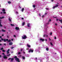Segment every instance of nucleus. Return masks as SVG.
<instances>
[{
	"label": "nucleus",
	"mask_w": 62,
	"mask_h": 62,
	"mask_svg": "<svg viewBox=\"0 0 62 62\" xmlns=\"http://www.w3.org/2000/svg\"><path fill=\"white\" fill-rule=\"evenodd\" d=\"M1 39L2 40H4V42H6V41H8V42H11V40L10 39H9L8 40V39H4L3 38H1Z\"/></svg>",
	"instance_id": "nucleus-1"
},
{
	"label": "nucleus",
	"mask_w": 62,
	"mask_h": 62,
	"mask_svg": "<svg viewBox=\"0 0 62 62\" xmlns=\"http://www.w3.org/2000/svg\"><path fill=\"white\" fill-rule=\"evenodd\" d=\"M14 58H15V60L16 61H17V62H20V61H19V59L17 57V56H15L14 57Z\"/></svg>",
	"instance_id": "nucleus-2"
},
{
	"label": "nucleus",
	"mask_w": 62,
	"mask_h": 62,
	"mask_svg": "<svg viewBox=\"0 0 62 62\" xmlns=\"http://www.w3.org/2000/svg\"><path fill=\"white\" fill-rule=\"evenodd\" d=\"M23 36H22V38L23 39H26L27 38V37L26 35H24Z\"/></svg>",
	"instance_id": "nucleus-3"
},
{
	"label": "nucleus",
	"mask_w": 62,
	"mask_h": 62,
	"mask_svg": "<svg viewBox=\"0 0 62 62\" xmlns=\"http://www.w3.org/2000/svg\"><path fill=\"white\" fill-rule=\"evenodd\" d=\"M33 50H32V49H30L29 52V53H30V52H31V53H33Z\"/></svg>",
	"instance_id": "nucleus-4"
},
{
	"label": "nucleus",
	"mask_w": 62,
	"mask_h": 62,
	"mask_svg": "<svg viewBox=\"0 0 62 62\" xmlns=\"http://www.w3.org/2000/svg\"><path fill=\"white\" fill-rule=\"evenodd\" d=\"M15 29L16 30H20V28L19 27H16Z\"/></svg>",
	"instance_id": "nucleus-5"
},
{
	"label": "nucleus",
	"mask_w": 62,
	"mask_h": 62,
	"mask_svg": "<svg viewBox=\"0 0 62 62\" xmlns=\"http://www.w3.org/2000/svg\"><path fill=\"white\" fill-rule=\"evenodd\" d=\"M10 51V50L9 49H8V50L7 51V54H8L9 53V52L8 51Z\"/></svg>",
	"instance_id": "nucleus-6"
},
{
	"label": "nucleus",
	"mask_w": 62,
	"mask_h": 62,
	"mask_svg": "<svg viewBox=\"0 0 62 62\" xmlns=\"http://www.w3.org/2000/svg\"><path fill=\"white\" fill-rule=\"evenodd\" d=\"M1 19H0V26L1 27V26H3V25H1Z\"/></svg>",
	"instance_id": "nucleus-7"
},
{
	"label": "nucleus",
	"mask_w": 62,
	"mask_h": 62,
	"mask_svg": "<svg viewBox=\"0 0 62 62\" xmlns=\"http://www.w3.org/2000/svg\"><path fill=\"white\" fill-rule=\"evenodd\" d=\"M3 58L4 59H7V58H8V57L6 56H3Z\"/></svg>",
	"instance_id": "nucleus-8"
},
{
	"label": "nucleus",
	"mask_w": 62,
	"mask_h": 62,
	"mask_svg": "<svg viewBox=\"0 0 62 62\" xmlns=\"http://www.w3.org/2000/svg\"><path fill=\"white\" fill-rule=\"evenodd\" d=\"M13 44V43L12 42H10L9 44V45H12Z\"/></svg>",
	"instance_id": "nucleus-9"
},
{
	"label": "nucleus",
	"mask_w": 62,
	"mask_h": 62,
	"mask_svg": "<svg viewBox=\"0 0 62 62\" xmlns=\"http://www.w3.org/2000/svg\"><path fill=\"white\" fill-rule=\"evenodd\" d=\"M40 40H41L42 41H44V39H42L41 38H40Z\"/></svg>",
	"instance_id": "nucleus-10"
},
{
	"label": "nucleus",
	"mask_w": 62,
	"mask_h": 62,
	"mask_svg": "<svg viewBox=\"0 0 62 62\" xmlns=\"http://www.w3.org/2000/svg\"><path fill=\"white\" fill-rule=\"evenodd\" d=\"M31 24L29 23L27 24V26L28 27H30V25Z\"/></svg>",
	"instance_id": "nucleus-11"
},
{
	"label": "nucleus",
	"mask_w": 62,
	"mask_h": 62,
	"mask_svg": "<svg viewBox=\"0 0 62 62\" xmlns=\"http://www.w3.org/2000/svg\"><path fill=\"white\" fill-rule=\"evenodd\" d=\"M27 46L28 47H29V48H30L31 47V46L30 45H29L28 44H27Z\"/></svg>",
	"instance_id": "nucleus-12"
},
{
	"label": "nucleus",
	"mask_w": 62,
	"mask_h": 62,
	"mask_svg": "<svg viewBox=\"0 0 62 62\" xmlns=\"http://www.w3.org/2000/svg\"><path fill=\"white\" fill-rule=\"evenodd\" d=\"M13 60H14V58H11V60L12 62L13 61Z\"/></svg>",
	"instance_id": "nucleus-13"
},
{
	"label": "nucleus",
	"mask_w": 62,
	"mask_h": 62,
	"mask_svg": "<svg viewBox=\"0 0 62 62\" xmlns=\"http://www.w3.org/2000/svg\"><path fill=\"white\" fill-rule=\"evenodd\" d=\"M46 50L47 51H49V48L48 47H46Z\"/></svg>",
	"instance_id": "nucleus-14"
},
{
	"label": "nucleus",
	"mask_w": 62,
	"mask_h": 62,
	"mask_svg": "<svg viewBox=\"0 0 62 62\" xmlns=\"http://www.w3.org/2000/svg\"><path fill=\"white\" fill-rule=\"evenodd\" d=\"M25 24V22H23L22 23V26H23V25H24V24Z\"/></svg>",
	"instance_id": "nucleus-15"
},
{
	"label": "nucleus",
	"mask_w": 62,
	"mask_h": 62,
	"mask_svg": "<svg viewBox=\"0 0 62 62\" xmlns=\"http://www.w3.org/2000/svg\"><path fill=\"white\" fill-rule=\"evenodd\" d=\"M2 32H6V30L2 29Z\"/></svg>",
	"instance_id": "nucleus-16"
},
{
	"label": "nucleus",
	"mask_w": 62,
	"mask_h": 62,
	"mask_svg": "<svg viewBox=\"0 0 62 62\" xmlns=\"http://www.w3.org/2000/svg\"><path fill=\"white\" fill-rule=\"evenodd\" d=\"M22 58L23 59H24H24H25V57L23 56H22Z\"/></svg>",
	"instance_id": "nucleus-17"
},
{
	"label": "nucleus",
	"mask_w": 62,
	"mask_h": 62,
	"mask_svg": "<svg viewBox=\"0 0 62 62\" xmlns=\"http://www.w3.org/2000/svg\"><path fill=\"white\" fill-rule=\"evenodd\" d=\"M5 10H5V9L4 8L2 10V11H3V12H4L5 11Z\"/></svg>",
	"instance_id": "nucleus-18"
},
{
	"label": "nucleus",
	"mask_w": 62,
	"mask_h": 62,
	"mask_svg": "<svg viewBox=\"0 0 62 62\" xmlns=\"http://www.w3.org/2000/svg\"><path fill=\"white\" fill-rule=\"evenodd\" d=\"M4 18L5 17H4V16H2V17H0V19H3V18Z\"/></svg>",
	"instance_id": "nucleus-19"
},
{
	"label": "nucleus",
	"mask_w": 62,
	"mask_h": 62,
	"mask_svg": "<svg viewBox=\"0 0 62 62\" xmlns=\"http://www.w3.org/2000/svg\"><path fill=\"white\" fill-rule=\"evenodd\" d=\"M24 8H23L21 10L22 11V12H23V10H24Z\"/></svg>",
	"instance_id": "nucleus-20"
},
{
	"label": "nucleus",
	"mask_w": 62,
	"mask_h": 62,
	"mask_svg": "<svg viewBox=\"0 0 62 62\" xmlns=\"http://www.w3.org/2000/svg\"><path fill=\"white\" fill-rule=\"evenodd\" d=\"M59 21H60L61 22V23H62V19L61 20H59Z\"/></svg>",
	"instance_id": "nucleus-21"
},
{
	"label": "nucleus",
	"mask_w": 62,
	"mask_h": 62,
	"mask_svg": "<svg viewBox=\"0 0 62 62\" xmlns=\"http://www.w3.org/2000/svg\"><path fill=\"white\" fill-rule=\"evenodd\" d=\"M4 50V48H3V47H2L0 49V50Z\"/></svg>",
	"instance_id": "nucleus-22"
},
{
	"label": "nucleus",
	"mask_w": 62,
	"mask_h": 62,
	"mask_svg": "<svg viewBox=\"0 0 62 62\" xmlns=\"http://www.w3.org/2000/svg\"><path fill=\"white\" fill-rule=\"evenodd\" d=\"M36 7V6L35 5H33V8H35Z\"/></svg>",
	"instance_id": "nucleus-23"
},
{
	"label": "nucleus",
	"mask_w": 62,
	"mask_h": 62,
	"mask_svg": "<svg viewBox=\"0 0 62 62\" xmlns=\"http://www.w3.org/2000/svg\"><path fill=\"white\" fill-rule=\"evenodd\" d=\"M11 26H14V24H11Z\"/></svg>",
	"instance_id": "nucleus-24"
},
{
	"label": "nucleus",
	"mask_w": 62,
	"mask_h": 62,
	"mask_svg": "<svg viewBox=\"0 0 62 62\" xmlns=\"http://www.w3.org/2000/svg\"><path fill=\"white\" fill-rule=\"evenodd\" d=\"M56 7H55V6H54V7H53V9H54V8H55Z\"/></svg>",
	"instance_id": "nucleus-25"
},
{
	"label": "nucleus",
	"mask_w": 62,
	"mask_h": 62,
	"mask_svg": "<svg viewBox=\"0 0 62 62\" xmlns=\"http://www.w3.org/2000/svg\"><path fill=\"white\" fill-rule=\"evenodd\" d=\"M8 4H10V3H11V2L10 1H8Z\"/></svg>",
	"instance_id": "nucleus-26"
},
{
	"label": "nucleus",
	"mask_w": 62,
	"mask_h": 62,
	"mask_svg": "<svg viewBox=\"0 0 62 62\" xmlns=\"http://www.w3.org/2000/svg\"><path fill=\"white\" fill-rule=\"evenodd\" d=\"M18 54H21V52H19L18 53Z\"/></svg>",
	"instance_id": "nucleus-27"
},
{
	"label": "nucleus",
	"mask_w": 62,
	"mask_h": 62,
	"mask_svg": "<svg viewBox=\"0 0 62 62\" xmlns=\"http://www.w3.org/2000/svg\"><path fill=\"white\" fill-rule=\"evenodd\" d=\"M2 51L3 52H4V53H5V51L4 50H2Z\"/></svg>",
	"instance_id": "nucleus-28"
},
{
	"label": "nucleus",
	"mask_w": 62,
	"mask_h": 62,
	"mask_svg": "<svg viewBox=\"0 0 62 62\" xmlns=\"http://www.w3.org/2000/svg\"><path fill=\"white\" fill-rule=\"evenodd\" d=\"M9 21H10V22L11 21V19H10V18H9Z\"/></svg>",
	"instance_id": "nucleus-29"
},
{
	"label": "nucleus",
	"mask_w": 62,
	"mask_h": 62,
	"mask_svg": "<svg viewBox=\"0 0 62 62\" xmlns=\"http://www.w3.org/2000/svg\"><path fill=\"white\" fill-rule=\"evenodd\" d=\"M46 34H44L43 36V37H46Z\"/></svg>",
	"instance_id": "nucleus-30"
},
{
	"label": "nucleus",
	"mask_w": 62,
	"mask_h": 62,
	"mask_svg": "<svg viewBox=\"0 0 62 62\" xmlns=\"http://www.w3.org/2000/svg\"><path fill=\"white\" fill-rule=\"evenodd\" d=\"M2 54L4 55V56H6V55L5 54H4V53H2Z\"/></svg>",
	"instance_id": "nucleus-31"
},
{
	"label": "nucleus",
	"mask_w": 62,
	"mask_h": 62,
	"mask_svg": "<svg viewBox=\"0 0 62 62\" xmlns=\"http://www.w3.org/2000/svg\"><path fill=\"white\" fill-rule=\"evenodd\" d=\"M11 58H10L9 59H8V60H11Z\"/></svg>",
	"instance_id": "nucleus-32"
},
{
	"label": "nucleus",
	"mask_w": 62,
	"mask_h": 62,
	"mask_svg": "<svg viewBox=\"0 0 62 62\" xmlns=\"http://www.w3.org/2000/svg\"><path fill=\"white\" fill-rule=\"evenodd\" d=\"M55 7H58V5H56Z\"/></svg>",
	"instance_id": "nucleus-33"
},
{
	"label": "nucleus",
	"mask_w": 62,
	"mask_h": 62,
	"mask_svg": "<svg viewBox=\"0 0 62 62\" xmlns=\"http://www.w3.org/2000/svg\"><path fill=\"white\" fill-rule=\"evenodd\" d=\"M10 55V54H9L8 55H7V56H9Z\"/></svg>",
	"instance_id": "nucleus-34"
},
{
	"label": "nucleus",
	"mask_w": 62,
	"mask_h": 62,
	"mask_svg": "<svg viewBox=\"0 0 62 62\" xmlns=\"http://www.w3.org/2000/svg\"><path fill=\"white\" fill-rule=\"evenodd\" d=\"M3 13V14H6V12H4Z\"/></svg>",
	"instance_id": "nucleus-35"
},
{
	"label": "nucleus",
	"mask_w": 62,
	"mask_h": 62,
	"mask_svg": "<svg viewBox=\"0 0 62 62\" xmlns=\"http://www.w3.org/2000/svg\"><path fill=\"white\" fill-rule=\"evenodd\" d=\"M14 37H15V38H16V36L15 35H14Z\"/></svg>",
	"instance_id": "nucleus-36"
},
{
	"label": "nucleus",
	"mask_w": 62,
	"mask_h": 62,
	"mask_svg": "<svg viewBox=\"0 0 62 62\" xmlns=\"http://www.w3.org/2000/svg\"><path fill=\"white\" fill-rule=\"evenodd\" d=\"M4 28H5V29H6V26H4Z\"/></svg>",
	"instance_id": "nucleus-37"
},
{
	"label": "nucleus",
	"mask_w": 62,
	"mask_h": 62,
	"mask_svg": "<svg viewBox=\"0 0 62 62\" xmlns=\"http://www.w3.org/2000/svg\"><path fill=\"white\" fill-rule=\"evenodd\" d=\"M59 20V19H58V18L56 19V20L57 21H58V20Z\"/></svg>",
	"instance_id": "nucleus-38"
},
{
	"label": "nucleus",
	"mask_w": 62,
	"mask_h": 62,
	"mask_svg": "<svg viewBox=\"0 0 62 62\" xmlns=\"http://www.w3.org/2000/svg\"><path fill=\"white\" fill-rule=\"evenodd\" d=\"M52 32H50V35L51 36H52Z\"/></svg>",
	"instance_id": "nucleus-39"
},
{
	"label": "nucleus",
	"mask_w": 62,
	"mask_h": 62,
	"mask_svg": "<svg viewBox=\"0 0 62 62\" xmlns=\"http://www.w3.org/2000/svg\"><path fill=\"white\" fill-rule=\"evenodd\" d=\"M39 16H41V15L40 13L39 14Z\"/></svg>",
	"instance_id": "nucleus-40"
},
{
	"label": "nucleus",
	"mask_w": 62,
	"mask_h": 62,
	"mask_svg": "<svg viewBox=\"0 0 62 62\" xmlns=\"http://www.w3.org/2000/svg\"><path fill=\"white\" fill-rule=\"evenodd\" d=\"M51 22V20L50 19L49 20V21H48V22Z\"/></svg>",
	"instance_id": "nucleus-41"
},
{
	"label": "nucleus",
	"mask_w": 62,
	"mask_h": 62,
	"mask_svg": "<svg viewBox=\"0 0 62 62\" xmlns=\"http://www.w3.org/2000/svg\"><path fill=\"white\" fill-rule=\"evenodd\" d=\"M54 39H56V37H54Z\"/></svg>",
	"instance_id": "nucleus-42"
},
{
	"label": "nucleus",
	"mask_w": 62,
	"mask_h": 62,
	"mask_svg": "<svg viewBox=\"0 0 62 62\" xmlns=\"http://www.w3.org/2000/svg\"><path fill=\"white\" fill-rule=\"evenodd\" d=\"M3 45H5V46H6V43H4Z\"/></svg>",
	"instance_id": "nucleus-43"
},
{
	"label": "nucleus",
	"mask_w": 62,
	"mask_h": 62,
	"mask_svg": "<svg viewBox=\"0 0 62 62\" xmlns=\"http://www.w3.org/2000/svg\"><path fill=\"white\" fill-rule=\"evenodd\" d=\"M44 17V15H43L42 16V18H43V17Z\"/></svg>",
	"instance_id": "nucleus-44"
},
{
	"label": "nucleus",
	"mask_w": 62,
	"mask_h": 62,
	"mask_svg": "<svg viewBox=\"0 0 62 62\" xmlns=\"http://www.w3.org/2000/svg\"><path fill=\"white\" fill-rule=\"evenodd\" d=\"M50 44L51 45H53V44H52V43L51 42L50 43Z\"/></svg>",
	"instance_id": "nucleus-45"
},
{
	"label": "nucleus",
	"mask_w": 62,
	"mask_h": 62,
	"mask_svg": "<svg viewBox=\"0 0 62 62\" xmlns=\"http://www.w3.org/2000/svg\"><path fill=\"white\" fill-rule=\"evenodd\" d=\"M21 19H22V20H23V19H24V18H22Z\"/></svg>",
	"instance_id": "nucleus-46"
},
{
	"label": "nucleus",
	"mask_w": 62,
	"mask_h": 62,
	"mask_svg": "<svg viewBox=\"0 0 62 62\" xmlns=\"http://www.w3.org/2000/svg\"><path fill=\"white\" fill-rule=\"evenodd\" d=\"M14 48V47H11V49H13V48Z\"/></svg>",
	"instance_id": "nucleus-47"
},
{
	"label": "nucleus",
	"mask_w": 62,
	"mask_h": 62,
	"mask_svg": "<svg viewBox=\"0 0 62 62\" xmlns=\"http://www.w3.org/2000/svg\"><path fill=\"white\" fill-rule=\"evenodd\" d=\"M46 9H47V10H48L49 9L48 8H46Z\"/></svg>",
	"instance_id": "nucleus-48"
},
{
	"label": "nucleus",
	"mask_w": 62,
	"mask_h": 62,
	"mask_svg": "<svg viewBox=\"0 0 62 62\" xmlns=\"http://www.w3.org/2000/svg\"><path fill=\"white\" fill-rule=\"evenodd\" d=\"M16 14H18V12H16Z\"/></svg>",
	"instance_id": "nucleus-49"
},
{
	"label": "nucleus",
	"mask_w": 62,
	"mask_h": 62,
	"mask_svg": "<svg viewBox=\"0 0 62 62\" xmlns=\"http://www.w3.org/2000/svg\"><path fill=\"white\" fill-rule=\"evenodd\" d=\"M49 41H50L51 40V39L50 38H49Z\"/></svg>",
	"instance_id": "nucleus-50"
},
{
	"label": "nucleus",
	"mask_w": 62,
	"mask_h": 62,
	"mask_svg": "<svg viewBox=\"0 0 62 62\" xmlns=\"http://www.w3.org/2000/svg\"><path fill=\"white\" fill-rule=\"evenodd\" d=\"M22 51H23V49H21V52H22Z\"/></svg>",
	"instance_id": "nucleus-51"
},
{
	"label": "nucleus",
	"mask_w": 62,
	"mask_h": 62,
	"mask_svg": "<svg viewBox=\"0 0 62 62\" xmlns=\"http://www.w3.org/2000/svg\"><path fill=\"white\" fill-rule=\"evenodd\" d=\"M2 46V44L1 43H0V46Z\"/></svg>",
	"instance_id": "nucleus-52"
},
{
	"label": "nucleus",
	"mask_w": 62,
	"mask_h": 62,
	"mask_svg": "<svg viewBox=\"0 0 62 62\" xmlns=\"http://www.w3.org/2000/svg\"><path fill=\"white\" fill-rule=\"evenodd\" d=\"M11 40L12 41H13V39H12Z\"/></svg>",
	"instance_id": "nucleus-53"
},
{
	"label": "nucleus",
	"mask_w": 62,
	"mask_h": 62,
	"mask_svg": "<svg viewBox=\"0 0 62 62\" xmlns=\"http://www.w3.org/2000/svg\"><path fill=\"white\" fill-rule=\"evenodd\" d=\"M54 18H57V17H54Z\"/></svg>",
	"instance_id": "nucleus-54"
},
{
	"label": "nucleus",
	"mask_w": 62,
	"mask_h": 62,
	"mask_svg": "<svg viewBox=\"0 0 62 62\" xmlns=\"http://www.w3.org/2000/svg\"><path fill=\"white\" fill-rule=\"evenodd\" d=\"M1 56H2V55H0V58L1 57Z\"/></svg>",
	"instance_id": "nucleus-55"
},
{
	"label": "nucleus",
	"mask_w": 62,
	"mask_h": 62,
	"mask_svg": "<svg viewBox=\"0 0 62 62\" xmlns=\"http://www.w3.org/2000/svg\"><path fill=\"white\" fill-rule=\"evenodd\" d=\"M45 15H47V13H45Z\"/></svg>",
	"instance_id": "nucleus-56"
},
{
	"label": "nucleus",
	"mask_w": 62,
	"mask_h": 62,
	"mask_svg": "<svg viewBox=\"0 0 62 62\" xmlns=\"http://www.w3.org/2000/svg\"><path fill=\"white\" fill-rule=\"evenodd\" d=\"M7 37L8 38H9V37H8V36H7Z\"/></svg>",
	"instance_id": "nucleus-57"
},
{
	"label": "nucleus",
	"mask_w": 62,
	"mask_h": 62,
	"mask_svg": "<svg viewBox=\"0 0 62 62\" xmlns=\"http://www.w3.org/2000/svg\"><path fill=\"white\" fill-rule=\"evenodd\" d=\"M55 25H57V24L56 23H55Z\"/></svg>",
	"instance_id": "nucleus-58"
},
{
	"label": "nucleus",
	"mask_w": 62,
	"mask_h": 62,
	"mask_svg": "<svg viewBox=\"0 0 62 62\" xmlns=\"http://www.w3.org/2000/svg\"><path fill=\"white\" fill-rule=\"evenodd\" d=\"M35 59L37 60V57L35 58Z\"/></svg>",
	"instance_id": "nucleus-59"
},
{
	"label": "nucleus",
	"mask_w": 62,
	"mask_h": 62,
	"mask_svg": "<svg viewBox=\"0 0 62 62\" xmlns=\"http://www.w3.org/2000/svg\"><path fill=\"white\" fill-rule=\"evenodd\" d=\"M0 38H2V36H0Z\"/></svg>",
	"instance_id": "nucleus-60"
},
{
	"label": "nucleus",
	"mask_w": 62,
	"mask_h": 62,
	"mask_svg": "<svg viewBox=\"0 0 62 62\" xmlns=\"http://www.w3.org/2000/svg\"><path fill=\"white\" fill-rule=\"evenodd\" d=\"M2 36H4V34H2Z\"/></svg>",
	"instance_id": "nucleus-61"
},
{
	"label": "nucleus",
	"mask_w": 62,
	"mask_h": 62,
	"mask_svg": "<svg viewBox=\"0 0 62 62\" xmlns=\"http://www.w3.org/2000/svg\"><path fill=\"white\" fill-rule=\"evenodd\" d=\"M2 13H3V12H1L0 13V14H2Z\"/></svg>",
	"instance_id": "nucleus-62"
},
{
	"label": "nucleus",
	"mask_w": 62,
	"mask_h": 62,
	"mask_svg": "<svg viewBox=\"0 0 62 62\" xmlns=\"http://www.w3.org/2000/svg\"><path fill=\"white\" fill-rule=\"evenodd\" d=\"M46 41H47V39H46Z\"/></svg>",
	"instance_id": "nucleus-63"
},
{
	"label": "nucleus",
	"mask_w": 62,
	"mask_h": 62,
	"mask_svg": "<svg viewBox=\"0 0 62 62\" xmlns=\"http://www.w3.org/2000/svg\"><path fill=\"white\" fill-rule=\"evenodd\" d=\"M23 53L24 54H25V52H23Z\"/></svg>",
	"instance_id": "nucleus-64"
}]
</instances>
